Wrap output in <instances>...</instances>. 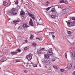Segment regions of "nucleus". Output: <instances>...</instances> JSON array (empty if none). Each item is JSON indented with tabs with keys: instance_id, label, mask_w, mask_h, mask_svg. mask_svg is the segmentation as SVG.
I'll return each mask as SVG.
<instances>
[{
	"instance_id": "35",
	"label": "nucleus",
	"mask_w": 75,
	"mask_h": 75,
	"mask_svg": "<svg viewBox=\"0 0 75 75\" xmlns=\"http://www.w3.org/2000/svg\"><path fill=\"white\" fill-rule=\"evenodd\" d=\"M72 75H75V71H74L72 73Z\"/></svg>"
},
{
	"instance_id": "45",
	"label": "nucleus",
	"mask_w": 75,
	"mask_h": 75,
	"mask_svg": "<svg viewBox=\"0 0 75 75\" xmlns=\"http://www.w3.org/2000/svg\"><path fill=\"white\" fill-rule=\"evenodd\" d=\"M6 0V1H8V0Z\"/></svg>"
},
{
	"instance_id": "13",
	"label": "nucleus",
	"mask_w": 75,
	"mask_h": 75,
	"mask_svg": "<svg viewBox=\"0 0 75 75\" xmlns=\"http://www.w3.org/2000/svg\"><path fill=\"white\" fill-rule=\"evenodd\" d=\"M39 23H40V24H40V25H41L42 23H43L42 21L41 20V18L40 19H39Z\"/></svg>"
},
{
	"instance_id": "39",
	"label": "nucleus",
	"mask_w": 75,
	"mask_h": 75,
	"mask_svg": "<svg viewBox=\"0 0 75 75\" xmlns=\"http://www.w3.org/2000/svg\"><path fill=\"white\" fill-rule=\"evenodd\" d=\"M27 50V47H25V50Z\"/></svg>"
},
{
	"instance_id": "31",
	"label": "nucleus",
	"mask_w": 75,
	"mask_h": 75,
	"mask_svg": "<svg viewBox=\"0 0 75 75\" xmlns=\"http://www.w3.org/2000/svg\"><path fill=\"white\" fill-rule=\"evenodd\" d=\"M68 33L69 34H71V32L70 31H68Z\"/></svg>"
},
{
	"instance_id": "29",
	"label": "nucleus",
	"mask_w": 75,
	"mask_h": 75,
	"mask_svg": "<svg viewBox=\"0 0 75 75\" xmlns=\"http://www.w3.org/2000/svg\"><path fill=\"white\" fill-rule=\"evenodd\" d=\"M0 61L1 62H4V60L3 59H2L0 60Z\"/></svg>"
},
{
	"instance_id": "24",
	"label": "nucleus",
	"mask_w": 75,
	"mask_h": 75,
	"mask_svg": "<svg viewBox=\"0 0 75 75\" xmlns=\"http://www.w3.org/2000/svg\"><path fill=\"white\" fill-rule=\"evenodd\" d=\"M69 69L68 67L65 68V70L67 71Z\"/></svg>"
},
{
	"instance_id": "18",
	"label": "nucleus",
	"mask_w": 75,
	"mask_h": 75,
	"mask_svg": "<svg viewBox=\"0 0 75 75\" xmlns=\"http://www.w3.org/2000/svg\"><path fill=\"white\" fill-rule=\"evenodd\" d=\"M52 7V6L50 7H48L47 8L46 10H47V11H48V10H49Z\"/></svg>"
},
{
	"instance_id": "6",
	"label": "nucleus",
	"mask_w": 75,
	"mask_h": 75,
	"mask_svg": "<svg viewBox=\"0 0 75 75\" xmlns=\"http://www.w3.org/2000/svg\"><path fill=\"white\" fill-rule=\"evenodd\" d=\"M29 24L30 26H34V25L33 24V21H32V19L30 18V21L29 22Z\"/></svg>"
},
{
	"instance_id": "26",
	"label": "nucleus",
	"mask_w": 75,
	"mask_h": 75,
	"mask_svg": "<svg viewBox=\"0 0 75 75\" xmlns=\"http://www.w3.org/2000/svg\"><path fill=\"white\" fill-rule=\"evenodd\" d=\"M40 50H41L42 51H43L44 50V48L40 47Z\"/></svg>"
},
{
	"instance_id": "44",
	"label": "nucleus",
	"mask_w": 75,
	"mask_h": 75,
	"mask_svg": "<svg viewBox=\"0 0 75 75\" xmlns=\"http://www.w3.org/2000/svg\"><path fill=\"white\" fill-rule=\"evenodd\" d=\"M52 34H54V32H52Z\"/></svg>"
},
{
	"instance_id": "8",
	"label": "nucleus",
	"mask_w": 75,
	"mask_h": 75,
	"mask_svg": "<svg viewBox=\"0 0 75 75\" xmlns=\"http://www.w3.org/2000/svg\"><path fill=\"white\" fill-rule=\"evenodd\" d=\"M50 5L51 4H50V2L48 1H47L45 4V6H50Z\"/></svg>"
},
{
	"instance_id": "32",
	"label": "nucleus",
	"mask_w": 75,
	"mask_h": 75,
	"mask_svg": "<svg viewBox=\"0 0 75 75\" xmlns=\"http://www.w3.org/2000/svg\"><path fill=\"white\" fill-rule=\"evenodd\" d=\"M17 51H18V52H21V49H17Z\"/></svg>"
},
{
	"instance_id": "28",
	"label": "nucleus",
	"mask_w": 75,
	"mask_h": 75,
	"mask_svg": "<svg viewBox=\"0 0 75 75\" xmlns=\"http://www.w3.org/2000/svg\"><path fill=\"white\" fill-rule=\"evenodd\" d=\"M17 28L18 29H19V30H21V28L20 27V26H18V27H17Z\"/></svg>"
},
{
	"instance_id": "36",
	"label": "nucleus",
	"mask_w": 75,
	"mask_h": 75,
	"mask_svg": "<svg viewBox=\"0 0 75 75\" xmlns=\"http://www.w3.org/2000/svg\"><path fill=\"white\" fill-rule=\"evenodd\" d=\"M52 37H53V38L54 39H55V35H52Z\"/></svg>"
},
{
	"instance_id": "25",
	"label": "nucleus",
	"mask_w": 75,
	"mask_h": 75,
	"mask_svg": "<svg viewBox=\"0 0 75 75\" xmlns=\"http://www.w3.org/2000/svg\"><path fill=\"white\" fill-rule=\"evenodd\" d=\"M55 61V59L54 58H52V62H54Z\"/></svg>"
},
{
	"instance_id": "30",
	"label": "nucleus",
	"mask_w": 75,
	"mask_h": 75,
	"mask_svg": "<svg viewBox=\"0 0 75 75\" xmlns=\"http://www.w3.org/2000/svg\"><path fill=\"white\" fill-rule=\"evenodd\" d=\"M64 69H60V71L61 72H64Z\"/></svg>"
},
{
	"instance_id": "40",
	"label": "nucleus",
	"mask_w": 75,
	"mask_h": 75,
	"mask_svg": "<svg viewBox=\"0 0 75 75\" xmlns=\"http://www.w3.org/2000/svg\"><path fill=\"white\" fill-rule=\"evenodd\" d=\"M65 58H67V54H65Z\"/></svg>"
},
{
	"instance_id": "33",
	"label": "nucleus",
	"mask_w": 75,
	"mask_h": 75,
	"mask_svg": "<svg viewBox=\"0 0 75 75\" xmlns=\"http://www.w3.org/2000/svg\"><path fill=\"white\" fill-rule=\"evenodd\" d=\"M18 1H16V2H15V4H18Z\"/></svg>"
},
{
	"instance_id": "4",
	"label": "nucleus",
	"mask_w": 75,
	"mask_h": 75,
	"mask_svg": "<svg viewBox=\"0 0 75 75\" xmlns=\"http://www.w3.org/2000/svg\"><path fill=\"white\" fill-rule=\"evenodd\" d=\"M42 62L44 63L45 62L46 65H50V62L48 60H46L44 62L42 61Z\"/></svg>"
},
{
	"instance_id": "9",
	"label": "nucleus",
	"mask_w": 75,
	"mask_h": 75,
	"mask_svg": "<svg viewBox=\"0 0 75 75\" xmlns=\"http://www.w3.org/2000/svg\"><path fill=\"white\" fill-rule=\"evenodd\" d=\"M23 26L24 28H27L28 27L27 25V24L25 23H24L23 25Z\"/></svg>"
},
{
	"instance_id": "34",
	"label": "nucleus",
	"mask_w": 75,
	"mask_h": 75,
	"mask_svg": "<svg viewBox=\"0 0 75 75\" xmlns=\"http://www.w3.org/2000/svg\"><path fill=\"white\" fill-rule=\"evenodd\" d=\"M67 24L69 25H70V22H69V20L68 21V22H67Z\"/></svg>"
},
{
	"instance_id": "1",
	"label": "nucleus",
	"mask_w": 75,
	"mask_h": 75,
	"mask_svg": "<svg viewBox=\"0 0 75 75\" xmlns=\"http://www.w3.org/2000/svg\"><path fill=\"white\" fill-rule=\"evenodd\" d=\"M17 14V10L16 8H13L10 11L8 12V14L10 16L13 15H16Z\"/></svg>"
},
{
	"instance_id": "2",
	"label": "nucleus",
	"mask_w": 75,
	"mask_h": 75,
	"mask_svg": "<svg viewBox=\"0 0 75 75\" xmlns=\"http://www.w3.org/2000/svg\"><path fill=\"white\" fill-rule=\"evenodd\" d=\"M52 48H51L47 51L48 54H46L45 55V54H44V55L46 58H49V57H50L49 55H52Z\"/></svg>"
},
{
	"instance_id": "46",
	"label": "nucleus",
	"mask_w": 75,
	"mask_h": 75,
	"mask_svg": "<svg viewBox=\"0 0 75 75\" xmlns=\"http://www.w3.org/2000/svg\"><path fill=\"white\" fill-rule=\"evenodd\" d=\"M64 10H66V9H64Z\"/></svg>"
},
{
	"instance_id": "51",
	"label": "nucleus",
	"mask_w": 75,
	"mask_h": 75,
	"mask_svg": "<svg viewBox=\"0 0 75 75\" xmlns=\"http://www.w3.org/2000/svg\"><path fill=\"white\" fill-rule=\"evenodd\" d=\"M68 26L69 27V26H68Z\"/></svg>"
},
{
	"instance_id": "3",
	"label": "nucleus",
	"mask_w": 75,
	"mask_h": 75,
	"mask_svg": "<svg viewBox=\"0 0 75 75\" xmlns=\"http://www.w3.org/2000/svg\"><path fill=\"white\" fill-rule=\"evenodd\" d=\"M59 1L60 3H65L67 4H68V1L67 0H59Z\"/></svg>"
},
{
	"instance_id": "27",
	"label": "nucleus",
	"mask_w": 75,
	"mask_h": 75,
	"mask_svg": "<svg viewBox=\"0 0 75 75\" xmlns=\"http://www.w3.org/2000/svg\"><path fill=\"white\" fill-rule=\"evenodd\" d=\"M33 35H31L30 36V39H31V40H32V39H33Z\"/></svg>"
},
{
	"instance_id": "14",
	"label": "nucleus",
	"mask_w": 75,
	"mask_h": 75,
	"mask_svg": "<svg viewBox=\"0 0 75 75\" xmlns=\"http://www.w3.org/2000/svg\"><path fill=\"white\" fill-rule=\"evenodd\" d=\"M17 53H18L17 52H11V54L12 55H15L16 54H17Z\"/></svg>"
},
{
	"instance_id": "38",
	"label": "nucleus",
	"mask_w": 75,
	"mask_h": 75,
	"mask_svg": "<svg viewBox=\"0 0 75 75\" xmlns=\"http://www.w3.org/2000/svg\"><path fill=\"white\" fill-rule=\"evenodd\" d=\"M15 61H16V62H20V61L19 60H16Z\"/></svg>"
},
{
	"instance_id": "15",
	"label": "nucleus",
	"mask_w": 75,
	"mask_h": 75,
	"mask_svg": "<svg viewBox=\"0 0 75 75\" xmlns=\"http://www.w3.org/2000/svg\"><path fill=\"white\" fill-rule=\"evenodd\" d=\"M20 26V25L18 24H15V27H16V28H17V27H18Z\"/></svg>"
},
{
	"instance_id": "49",
	"label": "nucleus",
	"mask_w": 75,
	"mask_h": 75,
	"mask_svg": "<svg viewBox=\"0 0 75 75\" xmlns=\"http://www.w3.org/2000/svg\"><path fill=\"white\" fill-rule=\"evenodd\" d=\"M9 38H10V39H11V38H10V37H9Z\"/></svg>"
},
{
	"instance_id": "20",
	"label": "nucleus",
	"mask_w": 75,
	"mask_h": 75,
	"mask_svg": "<svg viewBox=\"0 0 75 75\" xmlns=\"http://www.w3.org/2000/svg\"><path fill=\"white\" fill-rule=\"evenodd\" d=\"M13 23H17V22H18V23H19V22H20V21H13Z\"/></svg>"
},
{
	"instance_id": "41",
	"label": "nucleus",
	"mask_w": 75,
	"mask_h": 75,
	"mask_svg": "<svg viewBox=\"0 0 75 75\" xmlns=\"http://www.w3.org/2000/svg\"><path fill=\"white\" fill-rule=\"evenodd\" d=\"M25 42L26 43H27V42H28V41H27V40H25Z\"/></svg>"
},
{
	"instance_id": "50",
	"label": "nucleus",
	"mask_w": 75,
	"mask_h": 75,
	"mask_svg": "<svg viewBox=\"0 0 75 75\" xmlns=\"http://www.w3.org/2000/svg\"><path fill=\"white\" fill-rule=\"evenodd\" d=\"M0 69H1V67H0Z\"/></svg>"
},
{
	"instance_id": "7",
	"label": "nucleus",
	"mask_w": 75,
	"mask_h": 75,
	"mask_svg": "<svg viewBox=\"0 0 75 75\" xmlns=\"http://www.w3.org/2000/svg\"><path fill=\"white\" fill-rule=\"evenodd\" d=\"M26 58L28 60L30 61L32 59V56H31L30 55H28L26 56Z\"/></svg>"
},
{
	"instance_id": "42",
	"label": "nucleus",
	"mask_w": 75,
	"mask_h": 75,
	"mask_svg": "<svg viewBox=\"0 0 75 75\" xmlns=\"http://www.w3.org/2000/svg\"><path fill=\"white\" fill-rule=\"evenodd\" d=\"M24 72H25V73H27V71L26 70H25L24 71Z\"/></svg>"
},
{
	"instance_id": "21",
	"label": "nucleus",
	"mask_w": 75,
	"mask_h": 75,
	"mask_svg": "<svg viewBox=\"0 0 75 75\" xmlns=\"http://www.w3.org/2000/svg\"><path fill=\"white\" fill-rule=\"evenodd\" d=\"M32 45H33V47H36V46H37V44L36 43H33L32 44Z\"/></svg>"
},
{
	"instance_id": "16",
	"label": "nucleus",
	"mask_w": 75,
	"mask_h": 75,
	"mask_svg": "<svg viewBox=\"0 0 75 75\" xmlns=\"http://www.w3.org/2000/svg\"><path fill=\"white\" fill-rule=\"evenodd\" d=\"M31 66H33V67H37V65L36 64H35L34 65H33V63H30Z\"/></svg>"
},
{
	"instance_id": "23",
	"label": "nucleus",
	"mask_w": 75,
	"mask_h": 75,
	"mask_svg": "<svg viewBox=\"0 0 75 75\" xmlns=\"http://www.w3.org/2000/svg\"><path fill=\"white\" fill-rule=\"evenodd\" d=\"M72 20H75V17H73L72 18ZM74 23L75 24V21L74 22Z\"/></svg>"
},
{
	"instance_id": "10",
	"label": "nucleus",
	"mask_w": 75,
	"mask_h": 75,
	"mask_svg": "<svg viewBox=\"0 0 75 75\" xmlns=\"http://www.w3.org/2000/svg\"><path fill=\"white\" fill-rule=\"evenodd\" d=\"M37 54H38V55L41 54V51L40 50H38L37 51Z\"/></svg>"
},
{
	"instance_id": "19",
	"label": "nucleus",
	"mask_w": 75,
	"mask_h": 75,
	"mask_svg": "<svg viewBox=\"0 0 75 75\" xmlns=\"http://www.w3.org/2000/svg\"><path fill=\"white\" fill-rule=\"evenodd\" d=\"M51 11L52 12H55V9L53 8L51 9Z\"/></svg>"
},
{
	"instance_id": "37",
	"label": "nucleus",
	"mask_w": 75,
	"mask_h": 75,
	"mask_svg": "<svg viewBox=\"0 0 75 75\" xmlns=\"http://www.w3.org/2000/svg\"><path fill=\"white\" fill-rule=\"evenodd\" d=\"M52 34V32H49V36H50V34Z\"/></svg>"
},
{
	"instance_id": "12",
	"label": "nucleus",
	"mask_w": 75,
	"mask_h": 75,
	"mask_svg": "<svg viewBox=\"0 0 75 75\" xmlns=\"http://www.w3.org/2000/svg\"><path fill=\"white\" fill-rule=\"evenodd\" d=\"M3 4L4 6H7L8 4V3L6 1H4L3 2Z\"/></svg>"
},
{
	"instance_id": "43",
	"label": "nucleus",
	"mask_w": 75,
	"mask_h": 75,
	"mask_svg": "<svg viewBox=\"0 0 75 75\" xmlns=\"http://www.w3.org/2000/svg\"><path fill=\"white\" fill-rule=\"evenodd\" d=\"M36 39H38V40H40V38H36Z\"/></svg>"
},
{
	"instance_id": "48",
	"label": "nucleus",
	"mask_w": 75,
	"mask_h": 75,
	"mask_svg": "<svg viewBox=\"0 0 75 75\" xmlns=\"http://www.w3.org/2000/svg\"><path fill=\"white\" fill-rule=\"evenodd\" d=\"M53 67H54V68H55V67H54V66H53Z\"/></svg>"
},
{
	"instance_id": "47",
	"label": "nucleus",
	"mask_w": 75,
	"mask_h": 75,
	"mask_svg": "<svg viewBox=\"0 0 75 75\" xmlns=\"http://www.w3.org/2000/svg\"><path fill=\"white\" fill-rule=\"evenodd\" d=\"M66 22L68 24V21H66Z\"/></svg>"
},
{
	"instance_id": "17",
	"label": "nucleus",
	"mask_w": 75,
	"mask_h": 75,
	"mask_svg": "<svg viewBox=\"0 0 75 75\" xmlns=\"http://www.w3.org/2000/svg\"><path fill=\"white\" fill-rule=\"evenodd\" d=\"M24 14H25V12H24L23 11L21 12V16H23Z\"/></svg>"
},
{
	"instance_id": "22",
	"label": "nucleus",
	"mask_w": 75,
	"mask_h": 75,
	"mask_svg": "<svg viewBox=\"0 0 75 75\" xmlns=\"http://www.w3.org/2000/svg\"><path fill=\"white\" fill-rule=\"evenodd\" d=\"M51 17L52 18H54L55 17V16L54 15H51Z\"/></svg>"
},
{
	"instance_id": "11",
	"label": "nucleus",
	"mask_w": 75,
	"mask_h": 75,
	"mask_svg": "<svg viewBox=\"0 0 75 75\" xmlns=\"http://www.w3.org/2000/svg\"><path fill=\"white\" fill-rule=\"evenodd\" d=\"M67 67L69 69H71L72 68V64L70 63H69L68 64Z\"/></svg>"
},
{
	"instance_id": "5",
	"label": "nucleus",
	"mask_w": 75,
	"mask_h": 75,
	"mask_svg": "<svg viewBox=\"0 0 75 75\" xmlns=\"http://www.w3.org/2000/svg\"><path fill=\"white\" fill-rule=\"evenodd\" d=\"M28 15L29 16L31 17L33 20H35V15L34 14H31L30 13H28Z\"/></svg>"
}]
</instances>
